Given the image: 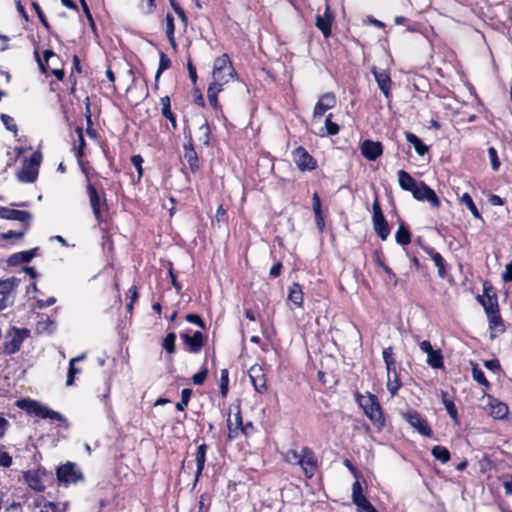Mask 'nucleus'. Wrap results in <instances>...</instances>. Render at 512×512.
I'll list each match as a JSON object with an SVG mask.
<instances>
[{
	"label": "nucleus",
	"instance_id": "nucleus-1",
	"mask_svg": "<svg viewBox=\"0 0 512 512\" xmlns=\"http://www.w3.org/2000/svg\"><path fill=\"white\" fill-rule=\"evenodd\" d=\"M212 78L213 81L209 85L218 88V90H223L231 79L237 78V72L228 54L224 53L214 60Z\"/></svg>",
	"mask_w": 512,
	"mask_h": 512
},
{
	"label": "nucleus",
	"instance_id": "nucleus-2",
	"mask_svg": "<svg viewBox=\"0 0 512 512\" xmlns=\"http://www.w3.org/2000/svg\"><path fill=\"white\" fill-rule=\"evenodd\" d=\"M356 400L370 421L378 428H382L385 424V418L378 398L374 394L367 393L366 395L358 394Z\"/></svg>",
	"mask_w": 512,
	"mask_h": 512
},
{
	"label": "nucleus",
	"instance_id": "nucleus-3",
	"mask_svg": "<svg viewBox=\"0 0 512 512\" xmlns=\"http://www.w3.org/2000/svg\"><path fill=\"white\" fill-rule=\"evenodd\" d=\"M17 406L25 410L28 414L35 415L41 419H51L59 422H65L63 415L49 407L31 399H22L17 401Z\"/></svg>",
	"mask_w": 512,
	"mask_h": 512
},
{
	"label": "nucleus",
	"instance_id": "nucleus-4",
	"mask_svg": "<svg viewBox=\"0 0 512 512\" xmlns=\"http://www.w3.org/2000/svg\"><path fill=\"white\" fill-rule=\"evenodd\" d=\"M42 156L40 152H34L29 159L22 162L21 169L17 172V179L22 183H33L38 175V167Z\"/></svg>",
	"mask_w": 512,
	"mask_h": 512
},
{
	"label": "nucleus",
	"instance_id": "nucleus-5",
	"mask_svg": "<svg viewBox=\"0 0 512 512\" xmlns=\"http://www.w3.org/2000/svg\"><path fill=\"white\" fill-rule=\"evenodd\" d=\"M27 329L12 327L5 335L3 343V351L7 355H11L20 350L24 339L28 336Z\"/></svg>",
	"mask_w": 512,
	"mask_h": 512
},
{
	"label": "nucleus",
	"instance_id": "nucleus-6",
	"mask_svg": "<svg viewBox=\"0 0 512 512\" xmlns=\"http://www.w3.org/2000/svg\"><path fill=\"white\" fill-rule=\"evenodd\" d=\"M19 282L20 280L15 277L0 281V311L14 303L15 289Z\"/></svg>",
	"mask_w": 512,
	"mask_h": 512
},
{
	"label": "nucleus",
	"instance_id": "nucleus-7",
	"mask_svg": "<svg viewBox=\"0 0 512 512\" xmlns=\"http://www.w3.org/2000/svg\"><path fill=\"white\" fill-rule=\"evenodd\" d=\"M56 475L57 479L64 484L76 483L83 479L81 471L72 462H67L58 467Z\"/></svg>",
	"mask_w": 512,
	"mask_h": 512
},
{
	"label": "nucleus",
	"instance_id": "nucleus-8",
	"mask_svg": "<svg viewBox=\"0 0 512 512\" xmlns=\"http://www.w3.org/2000/svg\"><path fill=\"white\" fill-rule=\"evenodd\" d=\"M404 419L414 429H416L421 435L426 436V437L433 436V431H432L431 427L429 426L428 422L417 411H415V410L408 411L404 415Z\"/></svg>",
	"mask_w": 512,
	"mask_h": 512
},
{
	"label": "nucleus",
	"instance_id": "nucleus-9",
	"mask_svg": "<svg viewBox=\"0 0 512 512\" xmlns=\"http://www.w3.org/2000/svg\"><path fill=\"white\" fill-rule=\"evenodd\" d=\"M306 477L312 478L317 470V458L308 447L301 449V458L298 463Z\"/></svg>",
	"mask_w": 512,
	"mask_h": 512
},
{
	"label": "nucleus",
	"instance_id": "nucleus-10",
	"mask_svg": "<svg viewBox=\"0 0 512 512\" xmlns=\"http://www.w3.org/2000/svg\"><path fill=\"white\" fill-rule=\"evenodd\" d=\"M413 197L418 201H427L432 207L438 208L440 206V199L433 189H431L424 182H419L416 188L412 191Z\"/></svg>",
	"mask_w": 512,
	"mask_h": 512
},
{
	"label": "nucleus",
	"instance_id": "nucleus-11",
	"mask_svg": "<svg viewBox=\"0 0 512 512\" xmlns=\"http://www.w3.org/2000/svg\"><path fill=\"white\" fill-rule=\"evenodd\" d=\"M486 314L499 311L498 297L491 286H483V294L477 297Z\"/></svg>",
	"mask_w": 512,
	"mask_h": 512
},
{
	"label": "nucleus",
	"instance_id": "nucleus-12",
	"mask_svg": "<svg viewBox=\"0 0 512 512\" xmlns=\"http://www.w3.org/2000/svg\"><path fill=\"white\" fill-rule=\"evenodd\" d=\"M420 349L427 354L426 363L434 369H442L444 367L443 355L441 350H434L428 340H423L419 344Z\"/></svg>",
	"mask_w": 512,
	"mask_h": 512
},
{
	"label": "nucleus",
	"instance_id": "nucleus-13",
	"mask_svg": "<svg viewBox=\"0 0 512 512\" xmlns=\"http://www.w3.org/2000/svg\"><path fill=\"white\" fill-rule=\"evenodd\" d=\"M87 193L89 197L90 206L92 208L93 214L98 222L103 221V215L101 207L105 205V199L102 201L96 188L88 182L87 184Z\"/></svg>",
	"mask_w": 512,
	"mask_h": 512
},
{
	"label": "nucleus",
	"instance_id": "nucleus-14",
	"mask_svg": "<svg viewBox=\"0 0 512 512\" xmlns=\"http://www.w3.org/2000/svg\"><path fill=\"white\" fill-rule=\"evenodd\" d=\"M236 408H237V412L234 414V418L231 419L229 417L227 419L229 440H234V439L238 438L240 433L246 434V427H244V425H243L240 407L237 406Z\"/></svg>",
	"mask_w": 512,
	"mask_h": 512
},
{
	"label": "nucleus",
	"instance_id": "nucleus-15",
	"mask_svg": "<svg viewBox=\"0 0 512 512\" xmlns=\"http://www.w3.org/2000/svg\"><path fill=\"white\" fill-rule=\"evenodd\" d=\"M0 218L19 221L22 224H29L32 219V214L28 211L0 206Z\"/></svg>",
	"mask_w": 512,
	"mask_h": 512
},
{
	"label": "nucleus",
	"instance_id": "nucleus-16",
	"mask_svg": "<svg viewBox=\"0 0 512 512\" xmlns=\"http://www.w3.org/2000/svg\"><path fill=\"white\" fill-rule=\"evenodd\" d=\"M249 377L256 392L264 394L267 391L266 378L263 369L259 365H253L249 369Z\"/></svg>",
	"mask_w": 512,
	"mask_h": 512
},
{
	"label": "nucleus",
	"instance_id": "nucleus-17",
	"mask_svg": "<svg viewBox=\"0 0 512 512\" xmlns=\"http://www.w3.org/2000/svg\"><path fill=\"white\" fill-rule=\"evenodd\" d=\"M336 105V96L332 92L325 93L316 103L313 111L314 117H321L326 111L332 109Z\"/></svg>",
	"mask_w": 512,
	"mask_h": 512
},
{
	"label": "nucleus",
	"instance_id": "nucleus-18",
	"mask_svg": "<svg viewBox=\"0 0 512 512\" xmlns=\"http://www.w3.org/2000/svg\"><path fill=\"white\" fill-rule=\"evenodd\" d=\"M383 148L380 142L365 140L361 145L362 155L369 161H375L382 155Z\"/></svg>",
	"mask_w": 512,
	"mask_h": 512
},
{
	"label": "nucleus",
	"instance_id": "nucleus-19",
	"mask_svg": "<svg viewBox=\"0 0 512 512\" xmlns=\"http://www.w3.org/2000/svg\"><path fill=\"white\" fill-rule=\"evenodd\" d=\"M372 74L375 77V80L378 84L379 89L384 94L386 98L390 97L391 90V78L390 74L386 70L378 71L375 67L371 69Z\"/></svg>",
	"mask_w": 512,
	"mask_h": 512
},
{
	"label": "nucleus",
	"instance_id": "nucleus-20",
	"mask_svg": "<svg viewBox=\"0 0 512 512\" xmlns=\"http://www.w3.org/2000/svg\"><path fill=\"white\" fill-rule=\"evenodd\" d=\"M294 161H295L297 167L302 171L312 170L315 168L314 159L309 155V153L303 147H298L295 150Z\"/></svg>",
	"mask_w": 512,
	"mask_h": 512
},
{
	"label": "nucleus",
	"instance_id": "nucleus-21",
	"mask_svg": "<svg viewBox=\"0 0 512 512\" xmlns=\"http://www.w3.org/2000/svg\"><path fill=\"white\" fill-rule=\"evenodd\" d=\"M44 475H45L44 472H41L40 470H36V471L25 472L23 477L31 489H33L37 492H41L45 489V485L43 482Z\"/></svg>",
	"mask_w": 512,
	"mask_h": 512
},
{
	"label": "nucleus",
	"instance_id": "nucleus-22",
	"mask_svg": "<svg viewBox=\"0 0 512 512\" xmlns=\"http://www.w3.org/2000/svg\"><path fill=\"white\" fill-rule=\"evenodd\" d=\"M181 338L184 343L188 345V350L191 353H198L203 347V334L200 331L194 332L192 336L182 334Z\"/></svg>",
	"mask_w": 512,
	"mask_h": 512
},
{
	"label": "nucleus",
	"instance_id": "nucleus-23",
	"mask_svg": "<svg viewBox=\"0 0 512 512\" xmlns=\"http://www.w3.org/2000/svg\"><path fill=\"white\" fill-rule=\"evenodd\" d=\"M488 410L491 416L495 419H503L507 416L509 410L508 406L502 402L497 401L489 397V402L487 404Z\"/></svg>",
	"mask_w": 512,
	"mask_h": 512
},
{
	"label": "nucleus",
	"instance_id": "nucleus-24",
	"mask_svg": "<svg viewBox=\"0 0 512 512\" xmlns=\"http://www.w3.org/2000/svg\"><path fill=\"white\" fill-rule=\"evenodd\" d=\"M184 149V159L188 162L190 169L192 172H195L198 169V156L193 147L192 139L190 138L187 143L183 146Z\"/></svg>",
	"mask_w": 512,
	"mask_h": 512
},
{
	"label": "nucleus",
	"instance_id": "nucleus-25",
	"mask_svg": "<svg viewBox=\"0 0 512 512\" xmlns=\"http://www.w3.org/2000/svg\"><path fill=\"white\" fill-rule=\"evenodd\" d=\"M373 228L377 235L382 239L386 240L390 234L389 225L384 217V215L378 217H372Z\"/></svg>",
	"mask_w": 512,
	"mask_h": 512
},
{
	"label": "nucleus",
	"instance_id": "nucleus-26",
	"mask_svg": "<svg viewBox=\"0 0 512 512\" xmlns=\"http://www.w3.org/2000/svg\"><path fill=\"white\" fill-rule=\"evenodd\" d=\"M315 20L316 27L323 33L325 38H328L331 35L332 23V17L328 13V9L324 15H317Z\"/></svg>",
	"mask_w": 512,
	"mask_h": 512
},
{
	"label": "nucleus",
	"instance_id": "nucleus-27",
	"mask_svg": "<svg viewBox=\"0 0 512 512\" xmlns=\"http://www.w3.org/2000/svg\"><path fill=\"white\" fill-rule=\"evenodd\" d=\"M37 248H33L27 251L15 253L10 256L8 263L10 265H17L20 263H28L36 256Z\"/></svg>",
	"mask_w": 512,
	"mask_h": 512
},
{
	"label": "nucleus",
	"instance_id": "nucleus-28",
	"mask_svg": "<svg viewBox=\"0 0 512 512\" xmlns=\"http://www.w3.org/2000/svg\"><path fill=\"white\" fill-rule=\"evenodd\" d=\"M207 449L208 446L205 443H202L198 446L197 451L195 453V461L197 467L195 474L196 480H198L199 476L202 474V471L204 469Z\"/></svg>",
	"mask_w": 512,
	"mask_h": 512
},
{
	"label": "nucleus",
	"instance_id": "nucleus-29",
	"mask_svg": "<svg viewBox=\"0 0 512 512\" xmlns=\"http://www.w3.org/2000/svg\"><path fill=\"white\" fill-rule=\"evenodd\" d=\"M397 175L400 187L403 190L410 191L412 193L418 184L415 179L404 170H399Z\"/></svg>",
	"mask_w": 512,
	"mask_h": 512
},
{
	"label": "nucleus",
	"instance_id": "nucleus-30",
	"mask_svg": "<svg viewBox=\"0 0 512 512\" xmlns=\"http://www.w3.org/2000/svg\"><path fill=\"white\" fill-rule=\"evenodd\" d=\"M288 300L291 301L297 308H301L304 301L302 288L298 283H293L289 289Z\"/></svg>",
	"mask_w": 512,
	"mask_h": 512
},
{
	"label": "nucleus",
	"instance_id": "nucleus-31",
	"mask_svg": "<svg viewBox=\"0 0 512 512\" xmlns=\"http://www.w3.org/2000/svg\"><path fill=\"white\" fill-rule=\"evenodd\" d=\"M489 322V329L491 331L503 333L505 326L501 318L500 312L496 311L493 313L486 314Z\"/></svg>",
	"mask_w": 512,
	"mask_h": 512
},
{
	"label": "nucleus",
	"instance_id": "nucleus-32",
	"mask_svg": "<svg viewBox=\"0 0 512 512\" xmlns=\"http://www.w3.org/2000/svg\"><path fill=\"white\" fill-rule=\"evenodd\" d=\"M405 137L406 140L414 146L416 152L420 156H423L428 152V147L424 145L421 139L417 137L415 134L411 132H405Z\"/></svg>",
	"mask_w": 512,
	"mask_h": 512
},
{
	"label": "nucleus",
	"instance_id": "nucleus-33",
	"mask_svg": "<svg viewBox=\"0 0 512 512\" xmlns=\"http://www.w3.org/2000/svg\"><path fill=\"white\" fill-rule=\"evenodd\" d=\"M428 253L431 256V259L433 260L435 266L437 267L438 275L441 278H444L446 276V262L444 258L439 252H436L433 249H430Z\"/></svg>",
	"mask_w": 512,
	"mask_h": 512
},
{
	"label": "nucleus",
	"instance_id": "nucleus-34",
	"mask_svg": "<svg viewBox=\"0 0 512 512\" xmlns=\"http://www.w3.org/2000/svg\"><path fill=\"white\" fill-rule=\"evenodd\" d=\"M386 387L392 396H395L398 393V391L401 387V382H400L399 375L396 370H395V372H392V374H387Z\"/></svg>",
	"mask_w": 512,
	"mask_h": 512
},
{
	"label": "nucleus",
	"instance_id": "nucleus-35",
	"mask_svg": "<svg viewBox=\"0 0 512 512\" xmlns=\"http://www.w3.org/2000/svg\"><path fill=\"white\" fill-rule=\"evenodd\" d=\"M395 239L398 244L403 246L408 245L411 242V234L404 223H400L395 234Z\"/></svg>",
	"mask_w": 512,
	"mask_h": 512
},
{
	"label": "nucleus",
	"instance_id": "nucleus-36",
	"mask_svg": "<svg viewBox=\"0 0 512 512\" xmlns=\"http://www.w3.org/2000/svg\"><path fill=\"white\" fill-rule=\"evenodd\" d=\"M382 357L386 365L387 374L395 372L396 362L393 358V348L387 347L382 351Z\"/></svg>",
	"mask_w": 512,
	"mask_h": 512
},
{
	"label": "nucleus",
	"instance_id": "nucleus-37",
	"mask_svg": "<svg viewBox=\"0 0 512 512\" xmlns=\"http://www.w3.org/2000/svg\"><path fill=\"white\" fill-rule=\"evenodd\" d=\"M431 453L436 460L440 461L443 464L447 463L450 460V452L444 446H434L431 450Z\"/></svg>",
	"mask_w": 512,
	"mask_h": 512
},
{
	"label": "nucleus",
	"instance_id": "nucleus-38",
	"mask_svg": "<svg viewBox=\"0 0 512 512\" xmlns=\"http://www.w3.org/2000/svg\"><path fill=\"white\" fill-rule=\"evenodd\" d=\"M441 398H442V403L444 404L449 416L454 421H457V419H458L457 409H456L454 402L448 398V393L445 391H442Z\"/></svg>",
	"mask_w": 512,
	"mask_h": 512
},
{
	"label": "nucleus",
	"instance_id": "nucleus-39",
	"mask_svg": "<svg viewBox=\"0 0 512 512\" xmlns=\"http://www.w3.org/2000/svg\"><path fill=\"white\" fill-rule=\"evenodd\" d=\"M210 127L207 122H204L198 128V140L204 146H208L210 143Z\"/></svg>",
	"mask_w": 512,
	"mask_h": 512
},
{
	"label": "nucleus",
	"instance_id": "nucleus-40",
	"mask_svg": "<svg viewBox=\"0 0 512 512\" xmlns=\"http://www.w3.org/2000/svg\"><path fill=\"white\" fill-rule=\"evenodd\" d=\"M175 26L174 18L171 14L166 15V34L172 46H175Z\"/></svg>",
	"mask_w": 512,
	"mask_h": 512
},
{
	"label": "nucleus",
	"instance_id": "nucleus-41",
	"mask_svg": "<svg viewBox=\"0 0 512 512\" xmlns=\"http://www.w3.org/2000/svg\"><path fill=\"white\" fill-rule=\"evenodd\" d=\"M461 202L467 206L472 215L479 219L481 217L477 207L475 206L472 197L468 193H464L461 197Z\"/></svg>",
	"mask_w": 512,
	"mask_h": 512
},
{
	"label": "nucleus",
	"instance_id": "nucleus-42",
	"mask_svg": "<svg viewBox=\"0 0 512 512\" xmlns=\"http://www.w3.org/2000/svg\"><path fill=\"white\" fill-rule=\"evenodd\" d=\"M35 55H36V59H37V62H38V65H39V68L40 70L43 72V73H46L47 71V67H46V64L49 62V60L51 58H55L57 57L56 54L51 51V50H45L43 52V57H44V62L41 60V58L39 57L38 53L35 52Z\"/></svg>",
	"mask_w": 512,
	"mask_h": 512
},
{
	"label": "nucleus",
	"instance_id": "nucleus-43",
	"mask_svg": "<svg viewBox=\"0 0 512 512\" xmlns=\"http://www.w3.org/2000/svg\"><path fill=\"white\" fill-rule=\"evenodd\" d=\"M472 377L477 383L485 387H489V382L485 378L484 372L478 367L477 364H473L472 366Z\"/></svg>",
	"mask_w": 512,
	"mask_h": 512
},
{
	"label": "nucleus",
	"instance_id": "nucleus-44",
	"mask_svg": "<svg viewBox=\"0 0 512 512\" xmlns=\"http://www.w3.org/2000/svg\"><path fill=\"white\" fill-rule=\"evenodd\" d=\"M193 391L190 388H185L181 391V400L176 404V409L183 411L189 403Z\"/></svg>",
	"mask_w": 512,
	"mask_h": 512
},
{
	"label": "nucleus",
	"instance_id": "nucleus-45",
	"mask_svg": "<svg viewBox=\"0 0 512 512\" xmlns=\"http://www.w3.org/2000/svg\"><path fill=\"white\" fill-rule=\"evenodd\" d=\"M228 385H229V373L227 369L221 370L220 376V393L222 397H226L228 394Z\"/></svg>",
	"mask_w": 512,
	"mask_h": 512
},
{
	"label": "nucleus",
	"instance_id": "nucleus-46",
	"mask_svg": "<svg viewBox=\"0 0 512 512\" xmlns=\"http://www.w3.org/2000/svg\"><path fill=\"white\" fill-rule=\"evenodd\" d=\"M222 90H218V88L216 87H213V86H210L208 87L207 89V98H208V101L210 103V105L214 108V109H218L219 107V104H218V98H217V94L219 92H221Z\"/></svg>",
	"mask_w": 512,
	"mask_h": 512
},
{
	"label": "nucleus",
	"instance_id": "nucleus-47",
	"mask_svg": "<svg viewBox=\"0 0 512 512\" xmlns=\"http://www.w3.org/2000/svg\"><path fill=\"white\" fill-rule=\"evenodd\" d=\"M171 66V60L164 54L163 52L160 53V61H159V67L156 71L155 78L156 80L159 79L161 73L168 69Z\"/></svg>",
	"mask_w": 512,
	"mask_h": 512
},
{
	"label": "nucleus",
	"instance_id": "nucleus-48",
	"mask_svg": "<svg viewBox=\"0 0 512 512\" xmlns=\"http://www.w3.org/2000/svg\"><path fill=\"white\" fill-rule=\"evenodd\" d=\"M175 340H176V335L175 333L171 332V333H168L166 335V337L164 338V341H163V348L168 352V353H174L175 352Z\"/></svg>",
	"mask_w": 512,
	"mask_h": 512
},
{
	"label": "nucleus",
	"instance_id": "nucleus-49",
	"mask_svg": "<svg viewBox=\"0 0 512 512\" xmlns=\"http://www.w3.org/2000/svg\"><path fill=\"white\" fill-rule=\"evenodd\" d=\"M29 229V224H22V229H20L19 231H13V230H9L5 233H3V238L4 239H12V238H22L25 233L28 231Z\"/></svg>",
	"mask_w": 512,
	"mask_h": 512
},
{
	"label": "nucleus",
	"instance_id": "nucleus-50",
	"mask_svg": "<svg viewBox=\"0 0 512 512\" xmlns=\"http://www.w3.org/2000/svg\"><path fill=\"white\" fill-rule=\"evenodd\" d=\"M325 129H326V134L331 135V136L338 134V132L340 130L339 125L332 122V114H329L326 117Z\"/></svg>",
	"mask_w": 512,
	"mask_h": 512
},
{
	"label": "nucleus",
	"instance_id": "nucleus-51",
	"mask_svg": "<svg viewBox=\"0 0 512 512\" xmlns=\"http://www.w3.org/2000/svg\"><path fill=\"white\" fill-rule=\"evenodd\" d=\"M301 458V451L297 452L296 450L290 449L284 454V460L292 465H298Z\"/></svg>",
	"mask_w": 512,
	"mask_h": 512
},
{
	"label": "nucleus",
	"instance_id": "nucleus-52",
	"mask_svg": "<svg viewBox=\"0 0 512 512\" xmlns=\"http://www.w3.org/2000/svg\"><path fill=\"white\" fill-rule=\"evenodd\" d=\"M169 3L175 13L179 16L184 26L188 24V18L184 12V10L179 6V4L175 0H169Z\"/></svg>",
	"mask_w": 512,
	"mask_h": 512
},
{
	"label": "nucleus",
	"instance_id": "nucleus-53",
	"mask_svg": "<svg viewBox=\"0 0 512 512\" xmlns=\"http://www.w3.org/2000/svg\"><path fill=\"white\" fill-rule=\"evenodd\" d=\"M75 132L78 136V141H79V145H78V148L76 151V157L81 158L83 156V149L85 147V140H84V136H83L82 127H77Z\"/></svg>",
	"mask_w": 512,
	"mask_h": 512
},
{
	"label": "nucleus",
	"instance_id": "nucleus-54",
	"mask_svg": "<svg viewBox=\"0 0 512 512\" xmlns=\"http://www.w3.org/2000/svg\"><path fill=\"white\" fill-rule=\"evenodd\" d=\"M161 102V113L165 118H170L172 111H171V103L170 98L168 96H164L160 99Z\"/></svg>",
	"mask_w": 512,
	"mask_h": 512
},
{
	"label": "nucleus",
	"instance_id": "nucleus-55",
	"mask_svg": "<svg viewBox=\"0 0 512 512\" xmlns=\"http://www.w3.org/2000/svg\"><path fill=\"white\" fill-rule=\"evenodd\" d=\"M488 156L490 159L491 167L494 171H497L500 167V161L498 159L497 151L494 147L488 148Z\"/></svg>",
	"mask_w": 512,
	"mask_h": 512
},
{
	"label": "nucleus",
	"instance_id": "nucleus-56",
	"mask_svg": "<svg viewBox=\"0 0 512 512\" xmlns=\"http://www.w3.org/2000/svg\"><path fill=\"white\" fill-rule=\"evenodd\" d=\"M1 120L7 130L12 131L16 134L17 125L15 124V121L11 116L6 115V114H1Z\"/></svg>",
	"mask_w": 512,
	"mask_h": 512
},
{
	"label": "nucleus",
	"instance_id": "nucleus-57",
	"mask_svg": "<svg viewBox=\"0 0 512 512\" xmlns=\"http://www.w3.org/2000/svg\"><path fill=\"white\" fill-rule=\"evenodd\" d=\"M208 375L207 367H203L198 373L194 374L192 377V381L195 385H202Z\"/></svg>",
	"mask_w": 512,
	"mask_h": 512
},
{
	"label": "nucleus",
	"instance_id": "nucleus-58",
	"mask_svg": "<svg viewBox=\"0 0 512 512\" xmlns=\"http://www.w3.org/2000/svg\"><path fill=\"white\" fill-rule=\"evenodd\" d=\"M32 7L33 9L35 10L41 24L49 31L50 30V25L42 11V9L40 8V6L38 5V3L36 2H32Z\"/></svg>",
	"mask_w": 512,
	"mask_h": 512
},
{
	"label": "nucleus",
	"instance_id": "nucleus-59",
	"mask_svg": "<svg viewBox=\"0 0 512 512\" xmlns=\"http://www.w3.org/2000/svg\"><path fill=\"white\" fill-rule=\"evenodd\" d=\"M12 464V457L0 446V466L9 467Z\"/></svg>",
	"mask_w": 512,
	"mask_h": 512
},
{
	"label": "nucleus",
	"instance_id": "nucleus-60",
	"mask_svg": "<svg viewBox=\"0 0 512 512\" xmlns=\"http://www.w3.org/2000/svg\"><path fill=\"white\" fill-rule=\"evenodd\" d=\"M80 373V369L79 368H76L74 366V363L72 362H69V369H68V375H67V380H66V385L67 386H70L73 384L74 382V377L76 374Z\"/></svg>",
	"mask_w": 512,
	"mask_h": 512
},
{
	"label": "nucleus",
	"instance_id": "nucleus-61",
	"mask_svg": "<svg viewBox=\"0 0 512 512\" xmlns=\"http://www.w3.org/2000/svg\"><path fill=\"white\" fill-rule=\"evenodd\" d=\"M131 163L136 168V170L138 172V179H140L143 175V169H142L143 158L140 155H134L131 158Z\"/></svg>",
	"mask_w": 512,
	"mask_h": 512
},
{
	"label": "nucleus",
	"instance_id": "nucleus-62",
	"mask_svg": "<svg viewBox=\"0 0 512 512\" xmlns=\"http://www.w3.org/2000/svg\"><path fill=\"white\" fill-rule=\"evenodd\" d=\"M484 366L493 371V372H497L500 370V363L498 360L496 359H491V360H487L484 362Z\"/></svg>",
	"mask_w": 512,
	"mask_h": 512
},
{
	"label": "nucleus",
	"instance_id": "nucleus-63",
	"mask_svg": "<svg viewBox=\"0 0 512 512\" xmlns=\"http://www.w3.org/2000/svg\"><path fill=\"white\" fill-rule=\"evenodd\" d=\"M502 279L504 282H512V261L505 266Z\"/></svg>",
	"mask_w": 512,
	"mask_h": 512
},
{
	"label": "nucleus",
	"instance_id": "nucleus-64",
	"mask_svg": "<svg viewBox=\"0 0 512 512\" xmlns=\"http://www.w3.org/2000/svg\"><path fill=\"white\" fill-rule=\"evenodd\" d=\"M39 512H59L58 506L53 502L45 503Z\"/></svg>",
	"mask_w": 512,
	"mask_h": 512
}]
</instances>
